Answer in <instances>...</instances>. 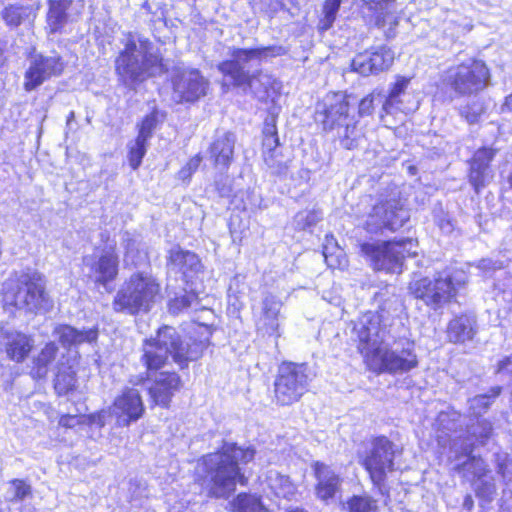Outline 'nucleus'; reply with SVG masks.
Instances as JSON below:
<instances>
[{"label":"nucleus","instance_id":"28","mask_svg":"<svg viewBox=\"0 0 512 512\" xmlns=\"http://www.w3.org/2000/svg\"><path fill=\"white\" fill-rule=\"evenodd\" d=\"M168 266L172 270L179 271L187 277L188 273H197L200 271L201 261L195 253L175 246L169 251Z\"/></svg>","mask_w":512,"mask_h":512},{"label":"nucleus","instance_id":"27","mask_svg":"<svg viewBox=\"0 0 512 512\" xmlns=\"http://www.w3.org/2000/svg\"><path fill=\"white\" fill-rule=\"evenodd\" d=\"M494 157V151L488 148L479 149L473 156L470 165V182L478 192L489 177V163Z\"/></svg>","mask_w":512,"mask_h":512},{"label":"nucleus","instance_id":"35","mask_svg":"<svg viewBox=\"0 0 512 512\" xmlns=\"http://www.w3.org/2000/svg\"><path fill=\"white\" fill-rule=\"evenodd\" d=\"M278 144L279 140L276 136L275 127L273 126L269 134H267L263 140L264 161L272 170L273 174L281 175L287 171V166L282 161L276 160L274 156V150Z\"/></svg>","mask_w":512,"mask_h":512},{"label":"nucleus","instance_id":"44","mask_svg":"<svg viewBox=\"0 0 512 512\" xmlns=\"http://www.w3.org/2000/svg\"><path fill=\"white\" fill-rule=\"evenodd\" d=\"M147 142L140 138L128 143V161L133 170L138 169L147 151Z\"/></svg>","mask_w":512,"mask_h":512},{"label":"nucleus","instance_id":"45","mask_svg":"<svg viewBox=\"0 0 512 512\" xmlns=\"http://www.w3.org/2000/svg\"><path fill=\"white\" fill-rule=\"evenodd\" d=\"M76 386V375L75 372L70 368L67 371H59L54 388L59 395H66L72 391Z\"/></svg>","mask_w":512,"mask_h":512},{"label":"nucleus","instance_id":"9","mask_svg":"<svg viewBox=\"0 0 512 512\" xmlns=\"http://www.w3.org/2000/svg\"><path fill=\"white\" fill-rule=\"evenodd\" d=\"M304 364L284 362L274 382V397L279 405L297 402L307 391L309 375Z\"/></svg>","mask_w":512,"mask_h":512},{"label":"nucleus","instance_id":"19","mask_svg":"<svg viewBox=\"0 0 512 512\" xmlns=\"http://www.w3.org/2000/svg\"><path fill=\"white\" fill-rule=\"evenodd\" d=\"M473 443L453 441L449 460L454 464L453 469L467 479L484 476L486 467L482 458L472 455Z\"/></svg>","mask_w":512,"mask_h":512},{"label":"nucleus","instance_id":"20","mask_svg":"<svg viewBox=\"0 0 512 512\" xmlns=\"http://www.w3.org/2000/svg\"><path fill=\"white\" fill-rule=\"evenodd\" d=\"M83 264L89 270L88 276L101 285L113 281L118 274V255L112 247L103 250L100 255L84 256Z\"/></svg>","mask_w":512,"mask_h":512},{"label":"nucleus","instance_id":"41","mask_svg":"<svg viewBox=\"0 0 512 512\" xmlns=\"http://www.w3.org/2000/svg\"><path fill=\"white\" fill-rule=\"evenodd\" d=\"M231 505L236 512H259L262 509L259 497L246 493L239 494Z\"/></svg>","mask_w":512,"mask_h":512},{"label":"nucleus","instance_id":"37","mask_svg":"<svg viewBox=\"0 0 512 512\" xmlns=\"http://www.w3.org/2000/svg\"><path fill=\"white\" fill-rule=\"evenodd\" d=\"M410 83V78L404 76H397L396 82L393 84L389 94L385 96L383 102V111L387 114H392L395 110H402L400 107V96L404 94Z\"/></svg>","mask_w":512,"mask_h":512},{"label":"nucleus","instance_id":"34","mask_svg":"<svg viewBox=\"0 0 512 512\" xmlns=\"http://www.w3.org/2000/svg\"><path fill=\"white\" fill-rule=\"evenodd\" d=\"M494 429L491 421L485 418L477 417L476 420H472L467 426V439L464 440L467 443H477L479 445H485L487 441L493 436ZM461 442L462 440H458Z\"/></svg>","mask_w":512,"mask_h":512},{"label":"nucleus","instance_id":"48","mask_svg":"<svg viewBox=\"0 0 512 512\" xmlns=\"http://www.w3.org/2000/svg\"><path fill=\"white\" fill-rule=\"evenodd\" d=\"M385 95H382L380 92H373L366 97H364L359 103V115L360 116H368L371 115L374 110V103L378 102L383 105L385 101Z\"/></svg>","mask_w":512,"mask_h":512},{"label":"nucleus","instance_id":"29","mask_svg":"<svg viewBox=\"0 0 512 512\" xmlns=\"http://www.w3.org/2000/svg\"><path fill=\"white\" fill-rule=\"evenodd\" d=\"M235 135L226 132L219 136L210 147V157L214 160L216 167L227 169L233 160Z\"/></svg>","mask_w":512,"mask_h":512},{"label":"nucleus","instance_id":"14","mask_svg":"<svg viewBox=\"0 0 512 512\" xmlns=\"http://www.w3.org/2000/svg\"><path fill=\"white\" fill-rule=\"evenodd\" d=\"M395 445L386 437L375 438L363 458L362 464L375 485L380 486L389 472L394 470Z\"/></svg>","mask_w":512,"mask_h":512},{"label":"nucleus","instance_id":"26","mask_svg":"<svg viewBox=\"0 0 512 512\" xmlns=\"http://www.w3.org/2000/svg\"><path fill=\"white\" fill-rule=\"evenodd\" d=\"M54 334L64 347H77L84 343H94L98 338L97 328L77 329L70 325H59L54 329Z\"/></svg>","mask_w":512,"mask_h":512},{"label":"nucleus","instance_id":"21","mask_svg":"<svg viewBox=\"0 0 512 512\" xmlns=\"http://www.w3.org/2000/svg\"><path fill=\"white\" fill-rule=\"evenodd\" d=\"M34 347V339L21 331L0 327V351L11 361L22 363Z\"/></svg>","mask_w":512,"mask_h":512},{"label":"nucleus","instance_id":"47","mask_svg":"<svg viewBox=\"0 0 512 512\" xmlns=\"http://www.w3.org/2000/svg\"><path fill=\"white\" fill-rule=\"evenodd\" d=\"M349 512H376V501L367 496H354L348 502Z\"/></svg>","mask_w":512,"mask_h":512},{"label":"nucleus","instance_id":"6","mask_svg":"<svg viewBox=\"0 0 512 512\" xmlns=\"http://www.w3.org/2000/svg\"><path fill=\"white\" fill-rule=\"evenodd\" d=\"M361 254L375 270L401 273L405 257H414L417 243L410 239L400 241H375L360 243Z\"/></svg>","mask_w":512,"mask_h":512},{"label":"nucleus","instance_id":"32","mask_svg":"<svg viewBox=\"0 0 512 512\" xmlns=\"http://www.w3.org/2000/svg\"><path fill=\"white\" fill-rule=\"evenodd\" d=\"M335 133L340 145L347 150L357 148L364 137L363 130L358 126L356 119L350 120V122L343 126H339Z\"/></svg>","mask_w":512,"mask_h":512},{"label":"nucleus","instance_id":"50","mask_svg":"<svg viewBox=\"0 0 512 512\" xmlns=\"http://www.w3.org/2000/svg\"><path fill=\"white\" fill-rule=\"evenodd\" d=\"M157 122V112H152L147 115L140 124L137 138L148 141L152 136V132L155 129Z\"/></svg>","mask_w":512,"mask_h":512},{"label":"nucleus","instance_id":"55","mask_svg":"<svg viewBox=\"0 0 512 512\" xmlns=\"http://www.w3.org/2000/svg\"><path fill=\"white\" fill-rule=\"evenodd\" d=\"M496 372L503 377H512V354L499 361Z\"/></svg>","mask_w":512,"mask_h":512},{"label":"nucleus","instance_id":"51","mask_svg":"<svg viewBox=\"0 0 512 512\" xmlns=\"http://www.w3.org/2000/svg\"><path fill=\"white\" fill-rule=\"evenodd\" d=\"M483 113V108L480 104L473 103L471 105L463 106L460 109V114L469 124L476 123L481 114Z\"/></svg>","mask_w":512,"mask_h":512},{"label":"nucleus","instance_id":"24","mask_svg":"<svg viewBox=\"0 0 512 512\" xmlns=\"http://www.w3.org/2000/svg\"><path fill=\"white\" fill-rule=\"evenodd\" d=\"M282 302L274 295L267 294L262 300L261 314L257 319V330L263 334L280 336L279 317Z\"/></svg>","mask_w":512,"mask_h":512},{"label":"nucleus","instance_id":"60","mask_svg":"<svg viewBox=\"0 0 512 512\" xmlns=\"http://www.w3.org/2000/svg\"><path fill=\"white\" fill-rule=\"evenodd\" d=\"M265 3H269V7L271 11L277 12L282 9H287V4L285 0H263Z\"/></svg>","mask_w":512,"mask_h":512},{"label":"nucleus","instance_id":"52","mask_svg":"<svg viewBox=\"0 0 512 512\" xmlns=\"http://www.w3.org/2000/svg\"><path fill=\"white\" fill-rule=\"evenodd\" d=\"M475 491L477 496L483 499H490L495 492V486L491 481L479 479Z\"/></svg>","mask_w":512,"mask_h":512},{"label":"nucleus","instance_id":"7","mask_svg":"<svg viewBox=\"0 0 512 512\" xmlns=\"http://www.w3.org/2000/svg\"><path fill=\"white\" fill-rule=\"evenodd\" d=\"M490 74L480 60H469L448 68L442 75L443 85L459 96H469L482 91L488 84Z\"/></svg>","mask_w":512,"mask_h":512},{"label":"nucleus","instance_id":"36","mask_svg":"<svg viewBox=\"0 0 512 512\" xmlns=\"http://www.w3.org/2000/svg\"><path fill=\"white\" fill-rule=\"evenodd\" d=\"M58 347L54 342L47 343L39 355L34 359L31 375L35 379H43L48 374V366L55 360Z\"/></svg>","mask_w":512,"mask_h":512},{"label":"nucleus","instance_id":"25","mask_svg":"<svg viewBox=\"0 0 512 512\" xmlns=\"http://www.w3.org/2000/svg\"><path fill=\"white\" fill-rule=\"evenodd\" d=\"M313 468L317 478L316 494L321 500L328 501L339 489V475L324 463L315 462Z\"/></svg>","mask_w":512,"mask_h":512},{"label":"nucleus","instance_id":"61","mask_svg":"<svg viewBox=\"0 0 512 512\" xmlns=\"http://www.w3.org/2000/svg\"><path fill=\"white\" fill-rule=\"evenodd\" d=\"M438 226L441 229V231L445 234H449L453 231L454 226L450 219L448 218H442L438 221Z\"/></svg>","mask_w":512,"mask_h":512},{"label":"nucleus","instance_id":"5","mask_svg":"<svg viewBox=\"0 0 512 512\" xmlns=\"http://www.w3.org/2000/svg\"><path fill=\"white\" fill-rule=\"evenodd\" d=\"M159 294L160 284L155 277L145 272L134 273L117 292L113 308L129 315L148 312Z\"/></svg>","mask_w":512,"mask_h":512},{"label":"nucleus","instance_id":"15","mask_svg":"<svg viewBox=\"0 0 512 512\" xmlns=\"http://www.w3.org/2000/svg\"><path fill=\"white\" fill-rule=\"evenodd\" d=\"M355 116L349 113V103L346 96L340 92L327 94L322 102L316 107V121L319 122L325 131H335Z\"/></svg>","mask_w":512,"mask_h":512},{"label":"nucleus","instance_id":"22","mask_svg":"<svg viewBox=\"0 0 512 512\" xmlns=\"http://www.w3.org/2000/svg\"><path fill=\"white\" fill-rule=\"evenodd\" d=\"M393 61V51L383 46L375 51H365L357 54L352 60V68L361 75L368 76L387 70Z\"/></svg>","mask_w":512,"mask_h":512},{"label":"nucleus","instance_id":"62","mask_svg":"<svg viewBox=\"0 0 512 512\" xmlns=\"http://www.w3.org/2000/svg\"><path fill=\"white\" fill-rule=\"evenodd\" d=\"M216 186L221 196H227L230 193V188L228 186L223 185L222 187H219L217 183Z\"/></svg>","mask_w":512,"mask_h":512},{"label":"nucleus","instance_id":"31","mask_svg":"<svg viewBox=\"0 0 512 512\" xmlns=\"http://www.w3.org/2000/svg\"><path fill=\"white\" fill-rule=\"evenodd\" d=\"M364 4L373 11L375 25L384 27L385 25H395L397 23L395 16V0H362Z\"/></svg>","mask_w":512,"mask_h":512},{"label":"nucleus","instance_id":"1","mask_svg":"<svg viewBox=\"0 0 512 512\" xmlns=\"http://www.w3.org/2000/svg\"><path fill=\"white\" fill-rule=\"evenodd\" d=\"M201 337L199 339L185 341L174 327L163 326L158 329L156 337L145 339L142 345L143 354L141 362L147 368L148 373L162 368L168 357L180 368L187 367L188 362L195 361L203 354L210 344L211 328L200 325Z\"/></svg>","mask_w":512,"mask_h":512},{"label":"nucleus","instance_id":"13","mask_svg":"<svg viewBox=\"0 0 512 512\" xmlns=\"http://www.w3.org/2000/svg\"><path fill=\"white\" fill-rule=\"evenodd\" d=\"M144 412L145 406L139 390L127 387L114 399L107 410H102L98 414L96 422L104 426L108 418H114L116 426L128 427L142 418Z\"/></svg>","mask_w":512,"mask_h":512},{"label":"nucleus","instance_id":"53","mask_svg":"<svg viewBox=\"0 0 512 512\" xmlns=\"http://www.w3.org/2000/svg\"><path fill=\"white\" fill-rule=\"evenodd\" d=\"M338 252V255H336L335 257L333 255L329 256L325 249L323 252V256L325 257V261L329 267L344 269L347 266V260L340 249H338Z\"/></svg>","mask_w":512,"mask_h":512},{"label":"nucleus","instance_id":"30","mask_svg":"<svg viewBox=\"0 0 512 512\" xmlns=\"http://www.w3.org/2000/svg\"><path fill=\"white\" fill-rule=\"evenodd\" d=\"M475 325V319L467 315L452 319L447 328L449 340L454 343H464L471 340L476 333Z\"/></svg>","mask_w":512,"mask_h":512},{"label":"nucleus","instance_id":"63","mask_svg":"<svg viewBox=\"0 0 512 512\" xmlns=\"http://www.w3.org/2000/svg\"><path fill=\"white\" fill-rule=\"evenodd\" d=\"M74 119H75V113L73 111H71L69 113V115L67 116V120H66V126L68 129H72L71 125H72V122L74 121Z\"/></svg>","mask_w":512,"mask_h":512},{"label":"nucleus","instance_id":"64","mask_svg":"<svg viewBox=\"0 0 512 512\" xmlns=\"http://www.w3.org/2000/svg\"><path fill=\"white\" fill-rule=\"evenodd\" d=\"M504 106H505L509 111H512V93H511L510 95H508V96L505 98Z\"/></svg>","mask_w":512,"mask_h":512},{"label":"nucleus","instance_id":"59","mask_svg":"<svg viewBox=\"0 0 512 512\" xmlns=\"http://www.w3.org/2000/svg\"><path fill=\"white\" fill-rule=\"evenodd\" d=\"M499 472L502 474L504 480L512 482V462H506L505 464L501 465Z\"/></svg>","mask_w":512,"mask_h":512},{"label":"nucleus","instance_id":"57","mask_svg":"<svg viewBox=\"0 0 512 512\" xmlns=\"http://www.w3.org/2000/svg\"><path fill=\"white\" fill-rule=\"evenodd\" d=\"M478 267L485 272H490L503 268V263L492 259H482L479 261Z\"/></svg>","mask_w":512,"mask_h":512},{"label":"nucleus","instance_id":"49","mask_svg":"<svg viewBox=\"0 0 512 512\" xmlns=\"http://www.w3.org/2000/svg\"><path fill=\"white\" fill-rule=\"evenodd\" d=\"M321 219V215L318 211H302L296 214L295 216V224L299 229H306L311 226H314Z\"/></svg>","mask_w":512,"mask_h":512},{"label":"nucleus","instance_id":"8","mask_svg":"<svg viewBox=\"0 0 512 512\" xmlns=\"http://www.w3.org/2000/svg\"><path fill=\"white\" fill-rule=\"evenodd\" d=\"M417 365L413 343L404 341L395 342L391 347L383 345L375 356H370L367 366L376 373L403 374Z\"/></svg>","mask_w":512,"mask_h":512},{"label":"nucleus","instance_id":"11","mask_svg":"<svg viewBox=\"0 0 512 512\" xmlns=\"http://www.w3.org/2000/svg\"><path fill=\"white\" fill-rule=\"evenodd\" d=\"M408 291L415 299L421 300L434 311L450 303L457 293L451 278L441 274L433 279L422 277L412 280Z\"/></svg>","mask_w":512,"mask_h":512},{"label":"nucleus","instance_id":"23","mask_svg":"<svg viewBox=\"0 0 512 512\" xmlns=\"http://www.w3.org/2000/svg\"><path fill=\"white\" fill-rule=\"evenodd\" d=\"M182 386L180 376L175 372H160L149 388V394L154 404L168 407L174 394Z\"/></svg>","mask_w":512,"mask_h":512},{"label":"nucleus","instance_id":"16","mask_svg":"<svg viewBox=\"0 0 512 512\" xmlns=\"http://www.w3.org/2000/svg\"><path fill=\"white\" fill-rule=\"evenodd\" d=\"M208 85L199 70L177 69L172 77V97L177 103H193L206 95Z\"/></svg>","mask_w":512,"mask_h":512},{"label":"nucleus","instance_id":"17","mask_svg":"<svg viewBox=\"0 0 512 512\" xmlns=\"http://www.w3.org/2000/svg\"><path fill=\"white\" fill-rule=\"evenodd\" d=\"M64 62L59 55L32 54L24 76V89L33 91L51 77L59 76Z\"/></svg>","mask_w":512,"mask_h":512},{"label":"nucleus","instance_id":"46","mask_svg":"<svg viewBox=\"0 0 512 512\" xmlns=\"http://www.w3.org/2000/svg\"><path fill=\"white\" fill-rule=\"evenodd\" d=\"M1 16L8 26L17 27L21 24L27 14L24 7L10 5L1 12Z\"/></svg>","mask_w":512,"mask_h":512},{"label":"nucleus","instance_id":"54","mask_svg":"<svg viewBox=\"0 0 512 512\" xmlns=\"http://www.w3.org/2000/svg\"><path fill=\"white\" fill-rule=\"evenodd\" d=\"M400 305L401 304L398 297L392 296L380 306L381 315H379L378 317L384 318L385 314L390 315L391 313L397 312L399 310Z\"/></svg>","mask_w":512,"mask_h":512},{"label":"nucleus","instance_id":"56","mask_svg":"<svg viewBox=\"0 0 512 512\" xmlns=\"http://www.w3.org/2000/svg\"><path fill=\"white\" fill-rule=\"evenodd\" d=\"M201 161L202 158L198 155L191 158L187 165L180 171L181 175H183V177L190 176L193 172H195L198 169Z\"/></svg>","mask_w":512,"mask_h":512},{"label":"nucleus","instance_id":"33","mask_svg":"<svg viewBox=\"0 0 512 512\" xmlns=\"http://www.w3.org/2000/svg\"><path fill=\"white\" fill-rule=\"evenodd\" d=\"M266 482L270 490L277 497L291 499L296 494V486L290 478L280 474L276 470H270L268 472Z\"/></svg>","mask_w":512,"mask_h":512},{"label":"nucleus","instance_id":"3","mask_svg":"<svg viewBox=\"0 0 512 512\" xmlns=\"http://www.w3.org/2000/svg\"><path fill=\"white\" fill-rule=\"evenodd\" d=\"M288 48L282 45H271L257 48L243 49L231 48V58L218 65L219 71L228 76L233 85L248 87L258 97H264L271 85V78L258 70L251 73L249 65L252 62L260 63L263 60L286 55Z\"/></svg>","mask_w":512,"mask_h":512},{"label":"nucleus","instance_id":"40","mask_svg":"<svg viewBox=\"0 0 512 512\" xmlns=\"http://www.w3.org/2000/svg\"><path fill=\"white\" fill-rule=\"evenodd\" d=\"M501 393V387L496 386L491 388L490 394L477 395L469 400V410L472 415L479 416L481 413L486 412L491 405V399H495Z\"/></svg>","mask_w":512,"mask_h":512},{"label":"nucleus","instance_id":"2","mask_svg":"<svg viewBox=\"0 0 512 512\" xmlns=\"http://www.w3.org/2000/svg\"><path fill=\"white\" fill-rule=\"evenodd\" d=\"M255 451L242 448L235 443H225L217 452L207 454L202 459L208 494L214 498L227 499L236 485H246L248 478L241 465L253 460Z\"/></svg>","mask_w":512,"mask_h":512},{"label":"nucleus","instance_id":"4","mask_svg":"<svg viewBox=\"0 0 512 512\" xmlns=\"http://www.w3.org/2000/svg\"><path fill=\"white\" fill-rule=\"evenodd\" d=\"M115 70L125 86L134 87L166 73L168 68L148 39L129 37L115 60Z\"/></svg>","mask_w":512,"mask_h":512},{"label":"nucleus","instance_id":"39","mask_svg":"<svg viewBox=\"0 0 512 512\" xmlns=\"http://www.w3.org/2000/svg\"><path fill=\"white\" fill-rule=\"evenodd\" d=\"M32 496V487L22 479H12L8 482L5 499L10 503L24 501Z\"/></svg>","mask_w":512,"mask_h":512},{"label":"nucleus","instance_id":"43","mask_svg":"<svg viewBox=\"0 0 512 512\" xmlns=\"http://www.w3.org/2000/svg\"><path fill=\"white\" fill-rule=\"evenodd\" d=\"M342 0H325L322 8V17L319 21V29H330L336 19Z\"/></svg>","mask_w":512,"mask_h":512},{"label":"nucleus","instance_id":"12","mask_svg":"<svg viewBox=\"0 0 512 512\" xmlns=\"http://www.w3.org/2000/svg\"><path fill=\"white\" fill-rule=\"evenodd\" d=\"M11 303L27 312L48 311L52 303L44 277L37 272L21 276L12 293Z\"/></svg>","mask_w":512,"mask_h":512},{"label":"nucleus","instance_id":"10","mask_svg":"<svg viewBox=\"0 0 512 512\" xmlns=\"http://www.w3.org/2000/svg\"><path fill=\"white\" fill-rule=\"evenodd\" d=\"M409 211L400 199H380L367 214L363 228L368 233L378 234L385 230L395 232L409 220Z\"/></svg>","mask_w":512,"mask_h":512},{"label":"nucleus","instance_id":"58","mask_svg":"<svg viewBox=\"0 0 512 512\" xmlns=\"http://www.w3.org/2000/svg\"><path fill=\"white\" fill-rule=\"evenodd\" d=\"M123 244L126 249L125 258L127 260L133 254L136 242L131 238L128 232H125L123 235Z\"/></svg>","mask_w":512,"mask_h":512},{"label":"nucleus","instance_id":"18","mask_svg":"<svg viewBox=\"0 0 512 512\" xmlns=\"http://www.w3.org/2000/svg\"><path fill=\"white\" fill-rule=\"evenodd\" d=\"M381 332L379 317L372 313L363 315L354 324L353 334L355 340L358 341L357 348L367 365L370 356H375L376 352L383 346Z\"/></svg>","mask_w":512,"mask_h":512},{"label":"nucleus","instance_id":"42","mask_svg":"<svg viewBox=\"0 0 512 512\" xmlns=\"http://www.w3.org/2000/svg\"><path fill=\"white\" fill-rule=\"evenodd\" d=\"M199 303L198 296L193 292H186L183 295L176 296L169 301V312L178 315L187 309L196 306Z\"/></svg>","mask_w":512,"mask_h":512},{"label":"nucleus","instance_id":"38","mask_svg":"<svg viewBox=\"0 0 512 512\" xmlns=\"http://www.w3.org/2000/svg\"><path fill=\"white\" fill-rule=\"evenodd\" d=\"M48 24L52 32H56L66 23V9L71 0H49Z\"/></svg>","mask_w":512,"mask_h":512}]
</instances>
